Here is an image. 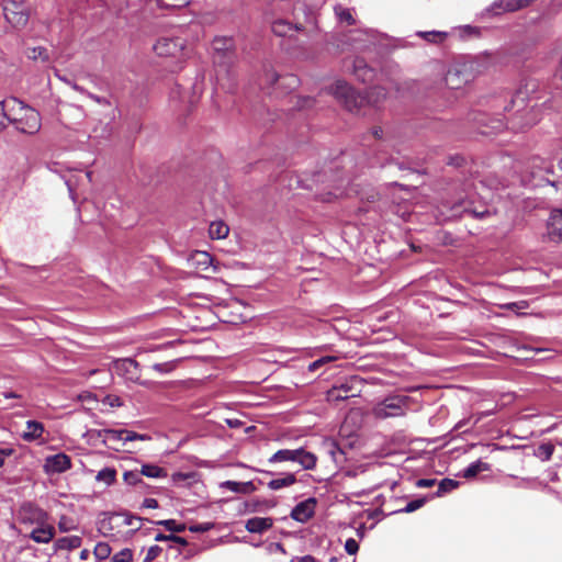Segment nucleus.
Here are the masks:
<instances>
[{
    "label": "nucleus",
    "mask_w": 562,
    "mask_h": 562,
    "mask_svg": "<svg viewBox=\"0 0 562 562\" xmlns=\"http://www.w3.org/2000/svg\"><path fill=\"white\" fill-rule=\"evenodd\" d=\"M493 61L494 55L487 50L477 55L464 56L448 69L445 77L446 85L450 89H459L485 71Z\"/></svg>",
    "instance_id": "nucleus-1"
},
{
    "label": "nucleus",
    "mask_w": 562,
    "mask_h": 562,
    "mask_svg": "<svg viewBox=\"0 0 562 562\" xmlns=\"http://www.w3.org/2000/svg\"><path fill=\"white\" fill-rule=\"evenodd\" d=\"M371 136L380 142L375 149L374 156L370 159L369 165L371 168H395L398 171H418L415 167L406 164L405 161H400L398 159L389 155V153L383 148H381L382 145L385 144V146H391L397 154L401 153V149L397 148V143L392 132L384 131L382 127H373L371 130Z\"/></svg>",
    "instance_id": "nucleus-2"
},
{
    "label": "nucleus",
    "mask_w": 562,
    "mask_h": 562,
    "mask_svg": "<svg viewBox=\"0 0 562 562\" xmlns=\"http://www.w3.org/2000/svg\"><path fill=\"white\" fill-rule=\"evenodd\" d=\"M9 102H13V104L18 105L11 125L20 133L29 135L36 134L42 126L40 113L15 97H10Z\"/></svg>",
    "instance_id": "nucleus-3"
},
{
    "label": "nucleus",
    "mask_w": 562,
    "mask_h": 562,
    "mask_svg": "<svg viewBox=\"0 0 562 562\" xmlns=\"http://www.w3.org/2000/svg\"><path fill=\"white\" fill-rule=\"evenodd\" d=\"M526 94L519 90L510 100V104L505 106L509 114L506 116L507 128L513 132H524L527 126Z\"/></svg>",
    "instance_id": "nucleus-4"
},
{
    "label": "nucleus",
    "mask_w": 562,
    "mask_h": 562,
    "mask_svg": "<svg viewBox=\"0 0 562 562\" xmlns=\"http://www.w3.org/2000/svg\"><path fill=\"white\" fill-rule=\"evenodd\" d=\"M288 461L299 463L304 470H313L316 467L317 458L314 453L303 448H297L293 450L280 449L268 459L269 463Z\"/></svg>",
    "instance_id": "nucleus-5"
},
{
    "label": "nucleus",
    "mask_w": 562,
    "mask_h": 562,
    "mask_svg": "<svg viewBox=\"0 0 562 562\" xmlns=\"http://www.w3.org/2000/svg\"><path fill=\"white\" fill-rule=\"evenodd\" d=\"M234 41L232 37L217 36L212 42L213 63L221 70L228 72L235 59Z\"/></svg>",
    "instance_id": "nucleus-6"
},
{
    "label": "nucleus",
    "mask_w": 562,
    "mask_h": 562,
    "mask_svg": "<svg viewBox=\"0 0 562 562\" xmlns=\"http://www.w3.org/2000/svg\"><path fill=\"white\" fill-rule=\"evenodd\" d=\"M330 93L348 110L349 112H358L366 102V97L356 92L344 80H337L330 86Z\"/></svg>",
    "instance_id": "nucleus-7"
},
{
    "label": "nucleus",
    "mask_w": 562,
    "mask_h": 562,
    "mask_svg": "<svg viewBox=\"0 0 562 562\" xmlns=\"http://www.w3.org/2000/svg\"><path fill=\"white\" fill-rule=\"evenodd\" d=\"M5 21L14 29L26 26L30 19V5L25 0H7L2 7Z\"/></svg>",
    "instance_id": "nucleus-8"
},
{
    "label": "nucleus",
    "mask_w": 562,
    "mask_h": 562,
    "mask_svg": "<svg viewBox=\"0 0 562 562\" xmlns=\"http://www.w3.org/2000/svg\"><path fill=\"white\" fill-rule=\"evenodd\" d=\"M527 7V0H494L476 13L482 21L501 18L505 13H514Z\"/></svg>",
    "instance_id": "nucleus-9"
},
{
    "label": "nucleus",
    "mask_w": 562,
    "mask_h": 562,
    "mask_svg": "<svg viewBox=\"0 0 562 562\" xmlns=\"http://www.w3.org/2000/svg\"><path fill=\"white\" fill-rule=\"evenodd\" d=\"M407 407V396H387L374 408V415L375 417L381 419L390 417H401L406 414Z\"/></svg>",
    "instance_id": "nucleus-10"
},
{
    "label": "nucleus",
    "mask_w": 562,
    "mask_h": 562,
    "mask_svg": "<svg viewBox=\"0 0 562 562\" xmlns=\"http://www.w3.org/2000/svg\"><path fill=\"white\" fill-rule=\"evenodd\" d=\"M16 518L22 525L43 526L47 522L48 514L32 502H24L18 509Z\"/></svg>",
    "instance_id": "nucleus-11"
},
{
    "label": "nucleus",
    "mask_w": 562,
    "mask_h": 562,
    "mask_svg": "<svg viewBox=\"0 0 562 562\" xmlns=\"http://www.w3.org/2000/svg\"><path fill=\"white\" fill-rule=\"evenodd\" d=\"M265 78L270 83L273 90H281L289 92L294 90L300 85V79L293 74L279 75L273 69L265 70Z\"/></svg>",
    "instance_id": "nucleus-12"
},
{
    "label": "nucleus",
    "mask_w": 562,
    "mask_h": 562,
    "mask_svg": "<svg viewBox=\"0 0 562 562\" xmlns=\"http://www.w3.org/2000/svg\"><path fill=\"white\" fill-rule=\"evenodd\" d=\"M344 68L348 71H351L352 75L363 83L371 82L375 77V69L369 66L368 63L361 57L346 59L344 61Z\"/></svg>",
    "instance_id": "nucleus-13"
},
{
    "label": "nucleus",
    "mask_w": 562,
    "mask_h": 562,
    "mask_svg": "<svg viewBox=\"0 0 562 562\" xmlns=\"http://www.w3.org/2000/svg\"><path fill=\"white\" fill-rule=\"evenodd\" d=\"M451 216L470 215L475 220H482L490 215L486 206H475L470 200H459L450 206Z\"/></svg>",
    "instance_id": "nucleus-14"
},
{
    "label": "nucleus",
    "mask_w": 562,
    "mask_h": 562,
    "mask_svg": "<svg viewBox=\"0 0 562 562\" xmlns=\"http://www.w3.org/2000/svg\"><path fill=\"white\" fill-rule=\"evenodd\" d=\"M184 48V40L181 37H159L154 45V50L158 56L176 57L182 53Z\"/></svg>",
    "instance_id": "nucleus-15"
},
{
    "label": "nucleus",
    "mask_w": 562,
    "mask_h": 562,
    "mask_svg": "<svg viewBox=\"0 0 562 562\" xmlns=\"http://www.w3.org/2000/svg\"><path fill=\"white\" fill-rule=\"evenodd\" d=\"M113 370L116 374L127 381L137 382L140 378L139 364L132 358H124L114 361Z\"/></svg>",
    "instance_id": "nucleus-16"
},
{
    "label": "nucleus",
    "mask_w": 562,
    "mask_h": 562,
    "mask_svg": "<svg viewBox=\"0 0 562 562\" xmlns=\"http://www.w3.org/2000/svg\"><path fill=\"white\" fill-rule=\"evenodd\" d=\"M546 237L548 240L559 244L562 241V210L551 211L546 225Z\"/></svg>",
    "instance_id": "nucleus-17"
},
{
    "label": "nucleus",
    "mask_w": 562,
    "mask_h": 562,
    "mask_svg": "<svg viewBox=\"0 0 562 562\" xmlns=\"http://www.w3.org/2000/svg\"><path fill=\"white\" fill-rule=\"evenodd\" d=\"M71 468V459L66 453H56L45 459L44 471L46 474H57L66 472Z\"/></svg>",
    "instance_id": "nucleus-18"
},
{
    "label": "nucleus",
    "mask_w": 562,
    "mask_h": 562,
    "mask_svg": "<svg viewBox=\"0 0 562 562\" xmlns=\"http://www.w3.org/2000/svg\"><path fill=\"white\" fill-rule=\"evenodd\" d=\"M315 506L316 498L308 497L307 499L300 502L292 508L290 517L297 522L304 524L314 516Z\"/></svg>",
    "instance_id": "nucleus-19"
},
{
    "label": "nucleus",
    "mask_w": 562,
    "mask_h": 562,
    "mask_svg": "<svg viewBox=\"0 0 562 562\" xmlns=\"http://www.w3.org/2000/svg\"><path fill=\"white\" fill-rule=\"evenodd\" d=\"M345 42L355 49H366L369 45L373 44V32L372 31H349L345 35Z\"/></svg>",
    "instance_id": "nucleus-20"
},
{
    "label": "nucleus",
    "mask_w": 562,
    "mask_h": 562,
    "mask_svg": "<svg viewBox=\"0 0 562 562\" xmlns=\"http://www.w3.org/2000/svg\"><path fill=\"white\" fill-rule=\"evenodd\" d=\"M531 164V176L532 178L539 177L541 180H544L548 184H553V182L544 178L542 173H549L552 169V164L548 160H544L538 156L532 157L529 159V165Z\"/></svg>",
    "instance_id": "nucleus-21"
},
{
    "label": "nucleus",
    "mask_w": 562,
    "mask_h": 562,
    "mask_svg": "<svg viewBox=\"0 0 562 562\" xmlns=\"http://www.w3.org/2000/svg\"><path fill=\"white\" fill-rule=\"evenodd\" d=\"M30 539L40 544L49 543L55 537V529L52 526L43 525L34 528L29 535Z\"/></svg>",
    "instance_id": "nucleus-22"
},
{
    "label": "nucleus",
    "mask_w": 562,
    "mask_h": 562,
    "mask_svg": "<svg viewBox=\"0 0 562 562\" xmlns=\"http://www.w3.org/2000/svg\"><path fill=\"white\" fill-rule=\"evenodd\" d=\"M273 525L271 517H252L246 521L245 528L250 533H262Z\"/></svg>",
    "instance_id": "nucleus-23"
},
{
    "label": "nucleus",
    "mask_w": 562,
    "mask_h": 562,
    "mask_svg": "<svg viewBox=\"0 0 562 562\" xmlns=\"http://www.w3.org/2000/svg\"><path fill=\"white\" fill-rule=\"evenodd\" d=\"M18 105L9 102V98L0 101V133H2L9 124H12V119Z\"/></svg>",
    "instance_id": "nucleus-24"
},
{
    "label": "nucleus",
    "mask_w": 562,
    "mask_h": 562,
    "mask_svg": "<svg viewBox=\"0 0 562 562\" xmlns=\"http://www.w3.org/2000/svg\"><path fill=\"white\" fill-rule=\"evenodd\" d=\"M223 490H228L236 494H250L256 491V486L252 481L237 482V481H224L220 484Z\"/></svg>",
    "instance_id": "nucleus-25"
},
{
    "label": "nucleus",
    "mask_w": 562,
    "mask_h": 562,
    "mask_svg": "<svg viewBox=\"0 0 562 562\" xmlns=\"http://www.w3.org/2000/svg\"><path fill=\"white\" fill-rule=\"evenodd\" d=\"M451 34H456L461 41L480 38L482 36V27L470 24L459 25L452 29Z\"/></svg>",
    "instance_id": "nucleus-26"
},
{
    "label": "nucleus",
    "mask_w": 562,
    "mask_h": 562,
    "mask_svg": "<svg viewBox=\"0 0 562 562\" xmlns=\"http://www.w3.org/2000/svg\"><path fill=\"white\" fill-rule=\"evenodd\" d=\"M44 432V426L37 420L26 422V431L23 432L22 438L25 441H34L42 437Z\"/></svg>",
    "instance_id": "nucleus-27"
},
{
    "label": "nucleus",
    "mask_w": 562,
    "mask_h": 562,
    "mask_svg": "<svg viewBox=\"0 0 562 562\" xmlns=\"http://www.w3.org/2000/svg\"><path fill=\"white\" fill-rule=\"evenodd\" d=\"M82 539L79 536H68L59 538L55 541L54 548L55 551L59 550H67L71 551L74 549H77L81 546Z\"/></svg>",
    "instance_id": "nucleus-28"
},
{
    "label": "nucleus",
    "mask_w": 562,
    "mask_h": 562,
    "mask_svg": "<svg viewBox=\"0 0 562 562\" xmlns=\"http://www.w3.org/2000/svg\"><path fill=\"white\" fill-rule=\"evenodd\" d=\"M296 483V476L294 473H283L281 477H276L267 483V486L272 491H279L284 487H289Z\"/></svg>",
    "instance_id": "nucleus-29"
},
{
    "label": "nucleus",
    "mask_w": 562,
    "mask_h": 562,
    "mask_svg": "<svg viewBox=\"0 0 562 562\" xmlns=\"http://www.w3.org/2000/svg\"><path fill=\"white\" fill-rule=\"evenodd\" d=\"M190 261L196 269L205 271L211 267L213 259L206 251H195Z\"/></svg>",
    "instance_id": "nucleus-30"
},
{
    "label": "nucleus",
    "mask_w": 562,
    "mask_h": 562,
    "mask_svg": "<svg viewBox=\"0 0 562 562\" xmlns=\"http://www.w3.org/2000/svg\"><path fill=\"white\" fill-rule=\"evenodd\" d=\"M450 33L442 31H418L416 35L430 44L443 43Z\"/></svg>",
    "instance_id": "nucleus-31"
},
{
    "label": "nucleus",
    "mask_w": 562,
    "mask_h": 562,
    "mask_svg": "<svg viewBox=\"0 0 562 562\" xmlns=\"http://www.w3.org/2000/svg\"><path fill=\"white\" fill-rule=\"evenodd\" d=\"M481 119H475L480 124V133L485 136H490L492 134H496L503 130L504 123L502 120H493L492 125L485 124V116L481 115Z\"/></svg>",
    "instance_id": "nucleus-32"
},
{
    "label": "nucleus",
    "mask_w": 562,
    "mask_h": 562,
    "mask_svg": "<svg viewBox=\"0 0 562 562\" xmlns=\"http://www.w3.org/2000/svg\"><path fill=\"white\" fill-rule=\"evenodd\" d=\"M271 30L277 36L284 37L297 31L299 27L285 20H276L271 25Z\"/></svg>",
    "instance_id": "nucleus-33"
},
{
    "label": "nucleus",
    "mask_w": 562,
    "mask_h": 562,
    "mask_svg": "<svg viewBox=\"0 0 562 562\" xmlns=\"http://www.w3.org/2000/svg\"><path fill=\"white\" fill-rule=\"evenodd\" d=\"M491 465L481 460H476L470 463L461 473V476L464 479H472L477 475V473L483 471H488Z\"/></svg>",
    "instance_id": "nucleus-34"
},
{
    "label": "nucleus",
    "mask_w": 562,
    "mask_h": 562,
    "mask_svg": "<svg viewBox=\"0 0 562 562\" xmlns=\"http://www.w3.org/2000/svg\"><path fill=\"white\" fill-rule=\"evenodd\" d=\"M228 226L222 222H212L209 227V234L212 239H223L228 235Z\"/></svg>",
    "instance_id": "nucleus-35"
},
{
    "label": "nucleus",
    "mask_w": 562,
    "mask_h": 562,
    "mask_svg": "<svg viewBox=\"0 0 562 562\" xmlns=\"http://www.w3.org/2000/svg\"><path fill=\"white\" fill-rule=\"evenodd\" d=\"M459 485V481L445 477L438 483V490L432 494V497H441L445 494L458 488Z\"/></svg>",
    "instance_id": "nucleus-36"
},
{
    "label": "nucleus",
    "mask_w": 562,
    "mask_h": 562,
    "mask_svg": "<svg viewBox=\"0 0 562 562\" xmlns=\"http://www.w3.org/2000/svg\"><path fill=\"white\" fill-rule=\"evenodd\" d=\"M334 11L339 22L346 23L347 25H353L356 23V20L349 8L337 4L335 5Z\"/></svg>",
    "instance_id": "nucleus-37"
},
{
    "label": "nucleus",
    "mask_w": 562,
    "mask_h": 562,
    "mask_svg": "<svg viewBox=\"0 0 562 562\" xmlns=\"http://www.w3.org/2000/svg\"><path fill=\"white\" fill-rule=\"evenodd\" d=\"M140 474H142V476L144 475V476L151 477V479H159V477L167 476V472L162 468L155 465V464H149V463L142 465Z\"/></svg>",
    "instance_id": "nucleus-38"
},
{
    "label": "nucleus",
    "mask_w": 562,
    "mask_h": 562,
    "mask_svg": "<svg viewBox=\"0 0 562 562\" xmlns=\"http://www.w3.org/2000/svg\"><path fill=\"white\" fill-rule=\"evenodd\" d=\"M99 436L103 437V441H123L125 437V429H102L99 430Z\"/></svg>",
    "instance_id": "nucleus-39"
},
{
    "label": "nucleus",
    "mask_w": 562,
    "mask_h": 562,
    "mask_svg": "<svg viewBox=\"0 0 562 562\" xmlns=\"http://www.w3.org/2000/svg\"><path fill=\"white\" fill-rule=\"evenodd\" d=\"M351 386H349L347 383H341L340 385L334 386L333 390L329 392V395L335 400H346L349 396H355V394H350Z\"/></svg>",
    "instance_id": "nucleus-40"
},
{
    "label": "nucleus",
    "mask_w": 562,
    "mask_h": 562,
    "mask_svg": "<svg viewBox=\"0 0 562 562\" xmlns=\"http://www.w3.org/2000/svg\"><path fill=\"white\" fill-rule=\"evenodd\" d=\"M157 526L165 527L170 532H183L187 526L182 522H177L175 519H164L154 522Z\"/></svg>",
    "instance_id": "nucleus-41"
},
{
    "label": "nucleus",
    "mask_w": 562,
    "mask_h": 562,
    "mask_svg": "<svg viewBox=\"0 0 562 562\" xmlns=\"http://www.w3.org/2000/svg\"><path fill=\"white\" fill-rule=\"evenodd\" d=\"M111 554V547L106 542H98L93 549V555L98 562L106 560Z\"/></svg>",
    "instance_id": "nucleus-42"
},
{
    "label": "nucleus",
    "mask_w": 562,
    "mask_h": 562,
    "mask_svg": "<svg viewBox=\"0 0 562 562\" xmlns=\"http://www.w3.org/2000/svg\"><path fill=\"white\" fill-rule=\"evenodd\" d=\"M553 450L554 446L551 442H543L535 450V456L541 461H547L552 456Z\"/></svg>",
    "instance_id": "nucleus-43"
},
{
    "label": "nucleus",
    "mask_w": 562,
    "mask_h": 562,
    "mask_svg": "<svg viewBox=\"0 0 562 562\" xmlns=\"http://www.w3.org/2000/svg\"><path fill=\"white\" fill-rule=\"evenodd\" d=\"M116 471L113 468H103L95 476L97 481L111 485L115 481Z\"/></svg>",
    "instance_id": "nucleus-44"
},
{
    "label": "nucleus",
    "mask_w": 562,
    "mask_h": 562,
    "mask_svg": "<svg viewBox=\"0 0 562 562\" xmlns=\"http://www.w3.org/2000/svg\"><path fill=\"white\" fill-rule=\"evenodd\" d=\"M123 480L126 484L138 486L145 485V482L142 477L140 471H125L123 474Z\"/></svg>",
    "instance_id": "nucleus-45"
},
{
    "label": "nucleus",
    "mask_w": 562,
    "mask_h": 562,
    "mask_svg": "<svg viewBox=\"0 0 562 562\" xmlns=\"http://www.w3.org/2000/svg\"><path fill=\"white\" fill-rule=\"evenodd\" d=\"M426 502H427L426 497L415 498V499L408 502L405 505V507H403L400 510H396L395 513H406V514L413 513V512L422 508L426 504Z\"/></svg>",
    "instance_id": "nucleus-46"
},
{
    "label": "nucleus",
    "mask_w": 562,
    "mask_h": 562,
    "mask_svg": "<svg viewBox=\"0 0 562 562\" xmlns=\"http://www.w3.org/2000/svg\"><path fill=\"white\" fill-rule=\"evenodd\" d=\"M334 360H336V358L331 357V356L321 357L317 360L311 362L308 364L307 369H308L310 372H317L323 367H325L327 363L333 362Z\"/></svg>",
    "instance_id": "nucleus-47"
},
{
    "label": "nucleus",
    "mask_w": 562,
    "mask_h": 562,
    "mask_svg": "<svg viewBox=\"0 0 562 562\" xmlns=\"http://www.w3.org/2000/svg\"><path fill=\"white\" fill-rule=\"evenodd\" d=\"M214 528V522L206 521V522H199L193 524L189 526V531L194 533H203L212 530Z\"/></svg>",
    "instance_id": "nucleus-48"
},
{
    "label": "nucleus",
    "mask_w": 562,
    "mask_h": 562,
    "mask_svg": "<svg viewBox=\"0 0 562 562\" xmlns=\"http://www.w3.org/2000/svg\"><path fill=\"white\" fill-rule=\"evenodd\" d=\"M133 559V552L131 549L125 548L122 549L120 552L115 553L111 561L112 562H131Z\"/></svg>",
    "instance_id": "nucleus-49"
},
{
    "label": "nucleus",
    "mask_w": 562,
    "mask_h": 562,
    "mask_svg": "<svg viewBox=\"0 0 562 562\" xmlns=\"http://www.w3.org/2000/svg\"><path fill=\"white\" fill-rule=\"evenodd\" d=\"M77 526L75 525L74 520L67 516H61L58 521V529L61 532H68L71 530H75Z\"/></svg>",
    "instance_id": "nucleus-50"
},
{
    "label": "nucleus",
    "mask_w": 562,
    "mask_h": 562,
    "mask_svg": "<svg viewBox=\"0 0 562 562\" xmlns=\"http://www.w3.org/2000/svg\"><path fill=\"white\" fill-rule=\"evenodd\" d=\"M386 97V92L384 88L373 87L368 94V102H379L380 99H384Z\"/></svg>",
    "instance_id": "nucleus-51"
},
{
    "label": "nucleus",
    "mask_w": 562,
    "mask_h": 562,
    "mask_svg": "<svg viewBox=\"0 0 562 562\" xmlns=\"http://www.w3.org/2000/svg\"><path fill=\"white\" fill-rule=\"evenodd\" d=\"M104 405H109L110 407H121L123 406V401L120 396L115 394H108L102 400Z\"/></svg>",
    "instance_id": "nucleus-52"
},
{
    "label": "nucleus",
    "mask_w": 562,
    "mask_h": 562,
    "mask_svg": "<svg viewBox=\"0 0 562 562\" xmlns=\"http://www.w3.org/2000/svg\"><path fill=\"white\" fill-rule=\"evenodd\" d=\"M149 439H150V436L147 434H137L135 431L125 429L124 442L133 441V440H143L144 441V440H149Z\"/></svg>",
    "instance_id": "nucleus-53"
},
{
    "label": "nucleus",
    "mask_w": 562,
    "mask_h": 562,
    "mask_svg": "<svg viewBox=\"0 0 562 562\" xmlns=\"http://www.w3.org/2000/svg\"><path fill=\"white\" fill-rule=\"evenodd\" d=\"M121 515L124 516V524L126 526H134L135 521H137V522H142L143 521L142 517L133 515V514H131L128 512H124ZM139 528H140V524H138V526L135 528V530H138Z\"/></svg>",
    "instance_id": "nucleus-54"
},
{
    "label": "nucleus",
    "mask_w": 562,
    "mask_h": 562,
    "mask_svg": "<svg viewBox=\"0 0 562 562\" xmlns=\"http://www.w3.org/2000/svg\"><path fill=\"white\" fill-rule=\"evenodd\" d=\"M151 368L160 374H167L173 370L175 364L172 362L154 363Z\"/></svg>",
    "instance_id": "nucleus-55"
},
{
    "label": "nucleus",
    "mask_w": 562,
    "mask_h": 562,
    "mask_svg": "<svg viewBox=\"0 0 562 562\" xmlns=\"http://www.w3.org/2000/svg\"><path fill=\"white\" fill-rule=\"evenodd\" d=\"M345 550L348 554L353 555L359 551V543L353 538H349L345 542Z\"/></svg>",
    "instance_id": "nucleus-56"
},
{
    "label": "nucleus",
    "mask_w": 562,
    "mask_h": 562,
    "mask_svg": "<svg viewBox=\"0 0 562 562\" xmlns=\"http://www.w3.org/2000/svg\"><path fill=\"white\" fill-rule=\"evenodd\" d=\"M465 162V158L460 154L450 155L447 160V165L453 167H461Z\"/></svg>",
    "instance_id": "nucleus-57"
},
{
    "label": "nucleus",
    "mask_w": 562,
    "mask_h": 562,
    "mask_svg": "<svg viewBox=\"0 0 562 562\" xmlns=\"http://www.w3.org/2000/svg\"><path fill=\"white\" fill-rule=\"evenodd\" d=\"M161 551H162V548L157 544L149 547V549L147 550V554H146L147 561H153L156 558H158V555L161 553Z\"/></svg>",
    "instance_id": "nucleus-58"
},
{
    "label": "nucleus",
    "mask_w": 562,
    "mask_h": 562,
    "mask_svg": "<svg viewBox=\"0 0 562 562\" xmlns=\"http://www.w3.org/2000/svg\"><path fill=\"white\" fill-rule=\"evenodd\" d=\"M436 482V479H419L416 482V486L420 488H427L434 486Z\"/></svg>",
    "instance_id": "nucleus-59"
},
{
    "label": "nucleus",
    "mask_w": 562,
    "mask_h": 562,
    "mask_svg": "<svg viewBox=\"0 0 562 562\" xmlns=\"http://www.w3.org/2000/svg\"><path fill=\"white\" fill-rule=\"evenodd\" d=\"M87 97L90 98L91 100H93L94 102L99 103V104L110 105V101L106 98H104V97H100V95H97V94L91 93V92H87Z\"/></svg>",
    "instance_id": "nucleus-60"
},
{
    "label": "nucleus",
    "mask_w": 562,
    "mask_h": 562,
    "mask_svg": "<svg viewBox=\"0 0 562 562\" xmlns=\"http://www.w3.org/2000/svg\"><path fill=\"white\" fill-rule=\"evenodd\" d=\"M158 506H159L158 501L155 498H145L142 504L143 508H150V509H156V508H158Z\"/></svg>",
    "instance_id": "nucleus-61"
},
{
    "label": "nucleus",
    "mask_w": 562,
    "mask_h": 562,
    "mask_svg": "<svg viewBox=\"0 0 562 562\" xmlns=\"http://www.w3.org/2000/svg\"><path fill=\"white\" fill-rule=\"evenodd\" d=\"M173 533H170V535H165L162 532H158L156 536H155V541H159V542H162V541H172L173 540Z\"/></svg>",
    "instance_id": "nucleus-62"
},
{
    "label": "nucleus",
    "mask_w": 562,
    "mask_h": 562,
    "mask_svg": "<svg viewBox=\"0 0 562 562\" xmlns=\"http://www.w3.org/2000/svg\"><path fill=\"white\" fill-rule=\"evenodd\" d=\"M67 188H68V192H69V195L71 198L72 201H76L75 200V182L72 181V179H67L65 181Z\"/></svg>",
    "instance_id": "nucleus-63"
},
{
    "label": "nucleus",
    "mask_w": 562,
    "mask_h": 562,
    "mask_svg": "<svg viewBox=\"0 0 562 562\" xmlns=\"http://www.w3.org/2000/svg\"><path fill=\"white\" fill-rule=\"evenodd\" d=\"M1 395L5 398V400H13V398H21L22 395L16 393V392H13V391H4L1 393Z\"/></svg>",
    "instance_id": "nucleus-64"
}]
</instances>
